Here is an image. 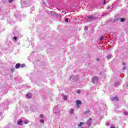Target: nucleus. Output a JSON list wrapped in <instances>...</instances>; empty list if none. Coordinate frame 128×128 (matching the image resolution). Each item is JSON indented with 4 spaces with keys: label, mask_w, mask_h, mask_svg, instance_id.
Here are the masks:
<instances>
[{
    "label": "nucleus",
    "mask_w": 128,
    "mask_h": 128,
    "mask_svg": "<svg viewBox=\"0 0 128 128\" xmlns=\"http://www.w3.org/2000/svg\"><path fill=\"white\" fill-rule=\"evenodd\" d=\"M76 78V76L74 75L70 77V80H74Z\"/></svg>",
    "instance_id": "obj_9"
},
{
    "label": "nucleus",
    "mask_w": 128,
    "mask_h": 128,
    "mask_svg": "<svg viewBox=\"0 0 128 128\" xmlns=\"http://www.w3.org/2000/svg\"><path fill=\"white\" fill-rule=\"evenodd\" d=\"M64 99L65 100H68V96H64Z\"/></svg>",
    "instance_id": "obj_15"
},
{
    "label": "nucleus",
    "mask_w": 128,
    "mask_h": 128,
    "mask_svg": "<svg viewBox=\"0 0 128 128\" xmlns=\"http://www.w3.org/2000/svg\"><path fill=\"white\" fill-rule=\"evenodd\" d=\"M92 18L94 20L96 18V17L94 16H90L88 17V20H90Z\"/></svg>",
    "instance_id": "obj_6"
},
{
    "label": "nucleus",
    "mask_w": 128,
    "mask_h": 128,
    "mask_svg": "<svg viewBox=\"0 0 128 128\" xmlns=\"http://www.w3.org/2000/svg\"><path fill=\"white\" fill-rule=\"evenodd\" d=\"M20 64H16V68H20Z\"/></svg>",
    "instance_id": "obj_12"
},
{
    "label": "nucleus",
    "mask_w": 128,
    "mask_h": 128,
    "mask_svg": "<svg viewBox=\"0 0 128 128\" xmlns=\"http://www.w3.org/2000/svg\"><path fill=\"white\" fill-rule=\"evenodd\" d=\"M92 118H90L87 122V124L88 126H90L92 124Z\"/></svg>",
    "instance_id": "obj_3"
},
{
    "label": "nucleus",
    "mask_w": 128,
    "mask_h": 128,
    "mask_svg": "<svg viewBox=\"0 0 128 128\" xmlns=\"http://www.w3.org/2000/svg\"><path fill=\"white\" fill-rule=\"evenodd\" d=\"M122 64H123V66H126V63L123 62V63H122Z\"/></svg>",
    "instance_id": "obj_31"
},
{
    "label": "nucleus",
    "mask_w": 128,
    "mask_h": 128,
    "mask_svg": "<svg viewBox=\"0 0 128 128\" xmlns=\"http://www.w3.org/2000/svg\"><path fill=\"white\" fill-rule=\"evenodd\" d=\"M100 60L98 59V58H96V60H97V62H98V60Z\"/></svg>",
    "instance_id": "obj_33"
},
{
    "label": "nucleus",
    "mask_w": 128,
    "mask_h": 128,
    "mask_svg": "<svg viewBox=\"0 0 128 128\" xmlns=\"http://www.w3.org/2000/svg\"><path fill=\"white\" fill-rule=\"evenodd\" d=\"M98 78L96 76H94L92 79V82L94 84H96L98 82Z\"/></svg>",
    "instance_id": "obj_2"
},
{
    "label": "nucleus",
    "mask_w": 128,
    "mask_h": 128,
    "mask_svg": "<svg viewBox=\"0 0 128 128\" xmlns=\"http://www.w3.org/2000/svg\"><path fill=\"white\" fill-rule=\"evenodd\" d=\"M8 2H12V0H9Z\"/></svg>",
    "instance_id": "obj_29"
},
{
    "label": "nucleus",
    "mask_w": 128,
    "mask_h": 128,
    "mask_svg": "<svg viewBox=\"0 0 128 128\" xmlns=\"http://www.w3.org/2000/svg\"><path fill=\"white\" fill-rule=\"evenodd\" d=\"M126 20V19H124V18H120V22H124Z\"/></svg>",
    "instance_id": "obj_11"
},
{
    "label": "nucleus",
    "mask_w": 128,
    "mask_h": 128,
    "mask_svg": "<svg viewBox=\"0 0 128 128\" xmlns=\"http://www.w3.org/2000/svg\"><path fill=\"white\" fill-rule=\"evenodd\" d=\"M84 122H80V124H78V128H82V126H84Z\"/></svg>",
    "instance_id": "obj_4"
},
{
    "label": "nucleus",
    "mask_w": 128,
    "mask_h": 128,
    "mask_svg": "<svg viewBox=\"0 0 128 128\" xmlns=\"http://www.w3.org/2000/svg\"><path fill=\"white\" fill-rule=\"evenodd\" d=\"M111 128H114V127H111Z\"/></svg>",
    "instance_id": "obj_34"
},
{
    "label": "nucleus",
    "mask_w": 128,
    "mask_h": 128,
    "mask_svg": "<svg viewBox=\"0 0 128 128\" xmlns=\"http://www.w3.org/2000/svg\"><path fill=\"white\" fill-rule=\"evenodd\" d=\"M90 112V110H88L86 112V114H88V112Z\"/></svg>",
    "instance_id": "obj_23"
},
{
    "label": "nucleus",
    "mask_w": 128,
    "mask_h": 128,
    "mask_svg": "<svg viewBox=\"0 0 128 128\" xmlns=\"http://www.w3.org/2000/svg\"><path fill=\"white\" fill-rule=\"evenodd\" d=\"M84 30H88V27H85L84 28Z\"/></svg>",
    "instance_id": "obj_26"
},
{
    "label": "nucleus",
    "mask_w": 128,
    "mask_h": 128,
    "mask_svg": "<svg viewBox=\"0 0 128 128\" xmlns=\"http://www.w3.org/2000/svg\"><path fill=\"white\" fill-rule=\"evenodd\" d=\"M104 4H106V0H104Z\"/></svg>",
    "instance_id": "obj_30"
},
{
    "label": "nucleus",
    "mask_w": 128,
    "mask_h": 128,
    "mask_svg": "<svg viewBox=\"0 0 128 128\" xmlns=\"http://www.w3.org/2000/svg\"><path fill=\"white\" fill-rule=\"evenodd\" d=\"M40 122H42L43 124V122H44V119H42L40 120Z\"/></svg>",
    "instance_id": "obj_18"
},
{
    "label": "nucleus",
    "mask_w": 128,
    "mask_h": 128,
    "mask_svg": "<svg viewBox=\"0 0 128 128\" xmlns=\"http://www.w3.org/2000/svg\"><path fill=\"white\" fill-rule=\"evenodd\" d=\"M14 42H16V40H18V38H16V36H14Z\"/></svg>",
    "instance_id": "obj_17"
},
{
    "label": "nucleus",
    "mask_w": 128,
    "mask_h": 128,
    "mask_svg": "<svg viewBox=\"0 0 128 128\" xmlns=\"http://www.w3.org/2000/svg\"><path fill=\"white\" fill-rule=\"evenodd\" d=\"M112 102H116V100H118V98L116 96V97H114L112 99Z\"/></svg>",
    "instance_id": "obj_7"
},
{
    "label": "nucleus",
    "mask_w": 128,
    "mask_h": 128,
    "mask_svg": "<svg viewBox=\"0 0 128 128\" xmlns=\"http://www.w3.org/2000/svg\"><path fill=\"white\" fill-rule=\"evenodd\" d=\"M28 122H28V120H25L24 121V124H28Z\"/></svg>",
    "instance_id": "obj_13"
},
{
    "label": "nucleus",
    "mask_w": 128,
    "mask_h": 128,
    "mask_svg": "<svg viewBox=\"0 0 128 128\" xmlns=\"http://www.w3.org/2000/svg\"><path fill=\"white\" fill-rule=\"evenodd\" d=\"M100 40H101V42H104V37L102 36L100 38Z\"/></svg>",
    "instance_id": "obj_14"
},
{
    "label": "nucleus",
    "mask_w": 128,
    "mask_h": 128,
    "mask_svg": "<svg viewBox=\"0 0 128 128\" xmlns=\"http://www.w3.org/2000/svg\"><path fill=\"white\" fill-rule=\"evenodd\" d=\"M20 68H24V64H22V65H20Z\"/></svg>",
    "instance_id": "obj_20"
},
{
    "label": "nucleus",
    "mask_w": 128,
    "mask_h": 128,
    "mask_svg": "<svg viewBox=\"0 0 128 128\" xmlns=\"http://www.w3.org/2000/svg\"><path fill=\"white\" fill-rule=\"evenodd\" d=\"M65 22H68V18L65 19Z\"/></svg>",
    "instance_id": "obj_22"
},
{
    "label": "nucleus",
    "mask_w": 128,
    "mask_h": 128,
    "mask_svg": "<svg viewBox=\"0 0 128 128\" xmlns=\"http://www.w3.org/2000/svg\"><path fill=\"white\" fill-rule=\"evenodd\" d=\"M106 126H110V123L108 122L106 124Z\"/></svg>",
    "instance_id": "obj_25"
},
{
    "label": "nucleus",
    "mask_w": 128,
    "mask_h": 128,
    "mask_svg": "<svg viewBox=\"0 0 128 128\" xmlns=\"http://www.w3.org/2000/svg\"><path fill=\"white\" fill-rule=\"evenodd\" d=\"M126 66L123 67V70H126Z\"/></svg>",
    "instance_id": "obj_32"
},
{
    "label": "nucleus",
    "mask_w": 128,
    "mask_h": 128,
    "mask_svg": "<svg viewBox=\"0 0 128 128\" xmlns=\"http://www.w3.org/2000/svg\"><path fill=\"white\" fill-rule=\"evenodd\" d=\"M33 108H34V106H33Z\"/></svg>",
    "instance_id": "obj_35"
},
{
    "label": "nucleus",
    "mask_w": 128,
    "mask_h": 128,
    "mask_svg": "<svg viewBox=\"0 0 128 128\" xmlns=\"http://www.w3.org/2000/svg\"><path fill=\"white\" fill-rule=\"evenodd\" d=\"M77 94H80V90L77 91Z\"/></svg>",
    "instance_id": "obj_28"
},
{
    "label": "nucleus",
    "mask_w": 128,
    "mask_h": 128,
    "mask_svg": "<svg viewBox=\"0 0 128 128\" xmlns=\"http://www.w3.org/2000/svg\"><path fill=\"white\" fill-rule=\"evenodd\" d=\"M76 106L78 107V108H80V106L81 104H82V101H80V100H77L76 101Z\"/></svg>",
    "instance_id": "obj_1"
},
{
    "label": "nucleus",
    "mask_w": 128,
    "mask_h": 128,
    "mask_svg": "<svg viewBox=\"0 0 128 128\" xmlns=\"http://www.w3.org/2000/svg\"><path fill=\"white\" fill-rule=\"evenodd\" d=\"M18 124H19V126H22V120H20L19 121H18Z\"/></svg>",
    "instance_id": "obj_10"
},
{
    "label": "nucleus",
    "mask_w": 128,
    "mask_h": 128,
    "mask_svg": "<svg viewBox=\"0 0 128 128\" xmlns=\"http://www.w3.org/2000/svg\"><path fill=\"white\" fill-rule=\"evenodd\" d=\"M69 112L70 114H74V110L73 108L70 109Z\"/></svg>",
    "instance_id": "obj_5"
},
{
    "label": "nucleus",
    "mask_w": 128,
    "mask_h": 128,
    "mask_svg": "<svg viewBox=\"0 0 128 128\" xmlns=\"http://www.w3.org/2000/svg\"><path fill=\"white\" fill-rule=\"evenodd\" d=\"M30 110H32V112H34V109L32 108V107H31V108H30Z\"/></svg>",
    "instance_id": "obj_24"
},
{
    "label": "nucleus",
    "mask_w": 128,
    "mask_h": 128,
    "mask_svg": "<svg viewBox=\"0 0 128 128\" xmlns=\"http://www.w3.org/2000/svg\"><path fill=\"white\" fill-rule=\"evenodd\" d=\"M40 118H44V116L42 114H40Z\"/></svg>",
    "instance_id": "obj_16"
},
{
    "label": "nucleus",
    "mask_w": 128,
    "mask_h": 128,
    "mask_svg": "<svg viewBox=\"0 0 128 128\" xmlns=\"http://www.w3.org/2000/svg\"><path fill=\"white\" fill-rule=\"evenodd\" d=\"M26 96L28 98H32V94H30V93L28 94H26Z\"/></svg>",
    "instance_id": "obj_8"
},
{
    "label": "nucleus",
    "mask_w": 128,
    "mask_h": 128,
    "mask_svg": "<svg viewBox=\"0 0 128 128\" xmlns=\"http://www.w3.org/2000/svg\"><path fill=\"white\" fill-rule=\"evenodd\" d=\"M111 58V56L110 55H108V56H107V58H108V60L109 59V58Z\"/></svg>",
    "instance_id": "obj_19"
},
{
    "label": "nucleus",
    "mask_w": 128,
    "mask_h": 128,
    "mask_svg": "<svg viewBox=\"0 0 128 128\" xmlns=\"http://www.w3.org/2000/svg\"><path fill=\"white\" fill-rule=\"evenodd\" d=\"M128 114V112H124V114Z\"/></svg>",
    "instance_id": "obj_27"
},
{
    "label": "nucleus",
    "mask_w": 128,
    "mask_h": 128,
    "mask_svg": "<svg viewBox=\"0 0 128 128\" xmlns=\"http://www.w3.org/2000/svg\"><path fill=\"white\" fill-rule=\"evenodd\" d=\"M118 86V83H116L115 84H114V86Z\"/></svg>",
    "instance_id": "obj_21"
}]
</instances>
